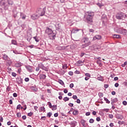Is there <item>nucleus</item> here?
Wrapping results in <instances>:
<instances>
[{
    "label": "nucleus",
    "instance_id": "obj_1",
    "mask_svg": "<svg viewBox=\"0 0 127 127\" xmlns=\"http://www.w3.org/2000/svg\"><path fill=\"white\" fill-rule=\"evenodd\" d=\"M45 10H46V7H44L42 10H41V9H39V11H41V12L39 13V15L33 14L31 15V18L33 20H35V19H38V18H39L40 16H43V15L45 14Z\"/></svg>",
    "mask_w": 127,
    "mask_h": 127
},
{
    "label": "nucleus",
    "instance_id": "obj_2",
    "mask_svg": "<svg viewBox=\"0 0 127 127\" xmlns=\"http://www.w3.org/2000/svg\"><path fill=\"white\" fill-rule=\"evenodd\" d=\"M93 17H94V12L87 11L86 13V18L88 23H92L93 22Z\"/></svg>",
    "mask_w": 127,
    "mask_h": 127
},
{
    "label": "nucleus",
    "instance_id": "obj_3",
    "mask_svg": "<svg viewBox=\"0 0 127 127\" xmlns=\"http://www.w3.org/2000/svg\"><path fill=\"white\" fill-rule=\"evenodd\" d=\"M82 43H84V44H82L81 45L82 48H86V47H88L89 45H91V41L89 40V38L87 37L83 38L81 40Z\"/></svg>",
    "mask_w": 127,
    "mask_h": 127
},
{
    "label": "nucleus",
    "instance_id": "obj_4",
    "mask_svg": "<svg viewBox=\"0 0 127 127\" xmlns=\"http://www.w3.org/2000/svg\"><path fill=\"white\" fill-rule=\"evenodd\" d=\"M46 33L49 35L50 39H55L56 34L54 33L51 29L48 28L46 30Z\"/></svg>",
    "mask_w": 127,
    "mask_h": 127
},
{
    "label": "nucleus",
    "instance_id": "obj_5",
    "mask_svg": "<svg viewBox=\"0 0 127 127\" xmlns=\"http://www.w3.org/2000/svg\"><path fill=\"white\" fill-rule=\"evenodd\" d=\"M126 15L124 13L120 12L116 14V17L117 19H124L126 18Z\"/></svg>",
    "mask_w": 127,
    "mask_h": 127
},
{
    "label": "nucleus",
    "instance_id": "obj_6",
    "mask_svg": "<svg viewBox=\"0 0 127 127\" xmlns=\"http://www.w3.org/2000/svg\"><path fill=\"white\" fill-rule=\"evenodd\" d=\"M118 32L120 33V34L127 36V30L126 29H120L118 30Z\"/></svg>",
    "mask_w": 127,
    "mask_h": 127
},
{
    "label": "nucleus",
    "instance_id": "obj_7",
    "mask_svg": "<svg viewBox=\"0 0 127 127\" xmlns=\"http://www.w3.org/2000/svg\"><path fill=\"white\" fill-rule=\"evenodd\" d=\"M102 39V36L100 35H96L93 37L92 40L95 41V40H101Z\"/></svg>",
    "mask_w": 127,
    "mask_h": 127
},
{
    "label": "nucleus",
    "instance_id": "obj_8",
    "mask_svg": "<svg viewBox=\"0 0 127 127\" xmlns=\"http://www.w3.org/2000/svg\"><path fill=\"white\" fill-rule=\"evenodd\" d=\"M25 68L28 72H30V73L33 71V67L30 65H25Z\"/></svg>",
    "mask_w": 127,
    "mask_h": 127
},
{
    "label": "nucleus",
    "instance_id": "obj_9",
    "mask_svg": "<svg viewBox=\"0 0 127 127\" xmlns=\"http://www.w3.org/2000/svg\"><path fill=\"white\" fill-rule=\"evenodd\" d=\"M118 102V98H115L114 99H111V105H114L115 103H117Z\"/></svg>",
    "mask_w": 127,
    "mask_h": 127
},
{
    "label": "nucleus",
    "instance_id": "obj_10",
    "mask_svg": "<svg viewBox=\"0 0 127 127\" xmlns=\"http://www.w3.org/2000/svg\"><path fill=\"white\" fill-rule=\"evenodd\" d=\"M79 30H81V29H79L77 28L73 29L71 31V33H77L78 31H79Z\"/></svg>",
    "mask_w": 127,
    "mask_h": 127
},
{
    "label": "nucleus",
    "instance_id": "obj_11",
    "mask_svg": "<svg viewBox=\"0 0 127 127\" xmlns=\"http://www.w3.org/2000/svg\"><path fill=\"white\" fill-rule=\"evenodd\" d=\"M97 80H98L99 81H102V82H104V79L103 78L102 76L100 75H97Z\"/></svg>",
    "mask_w": 127,
    "mask_h": 127
},
{
    "label": "nucleus",
    "instance_id": "obj_12",
    "mask_svg": "<svg viewBox=\"0 0 127 127\" xmlns=\"http://www.w3.org/2000/svg\"><path fill=\"white\" fill-rule=\"evenodd\" d=\"M39 77H40V79H46V75L43 74H41L40 75Z\"/></svg>",
    "mask_w": 127,
    "mask_h": 127
},
{
    "label": "nucleus",
    "instance_id": "obj_13",
    "mask_svg": "<svg viewBox=\"0 0 127 127\" xmlns=\"http://www.w3.org/2000/svg\"><path fill=\"white\" fill-rule=\"evenodd\" d=\"M39 67H40V68H41V69H43V70L47 71V70H46V67H45V66H44V65H43V64H41L39 65Z\"/></svg>",
    "mask_w": 127,
    "mask_h": 127
},
{
    "label": "nucleus",
    "instance_id": "obj_14",
    "mask_svg": "<svg viewBox=\"0 0 127 127\" xmlns=\"http://www.w3.org/2000/svg\"><path fill=\"white\" fill-rule=\"evenodd\" d=\"M80 123L82 126H83V127H86V125H85V123H86V121H85L84 119H82L80 121Z\"/></svg>",
    "mask_w": 127,
    "mask_h": 127
},
{
    "label": "nucleus",
    "instance_id": "obj_15",
    "mask_svg": "<svg viewBox=\"0 0 127 127\" xmlns=\"http://www.w3.org/2000/svg\"><path fill=\"white\" fill-rule=\"evenodd\" d=\"M7 2H8V4H9V5H12V4H13V1L12 0H6Z\"/></svg>",
    "mask_w": 127,
    "mask_h": 127
},
{
    "label": "nucleus",
    "instance_id": "obj_16",
    "mask_svg": "<svg viewBox=\"0 0 127 127\" xmlns=\"http://www.w3.org/2000/svg\"><path fill=\"white\" fill-rule=\"evenodd\" d=\"M20 16L22 17V19H25L26 15H25L23 13L20 12Z\"/></svg>",
    "mask_w": 127,
    "mask_h": 127
},
{
    "label": "nucleus",
    "instance_id": "obj_17",
    "mask_svg": "<svg viewBox=\"0 0 127 127\" xmlns=\"http://www.w3.org/2000/svg\"><path fill=\"white\" fill-rule=\"evenodd\" d=\"M21 63H17L16 64H15V66L17 67V68H18L19 67H21Z\"/></svg>",
    "mask_w": 127,
    "mask_h": 127
},
{
    "label": "nucleus",
    "instance_id": "obj_18",
    "mask_svg": "<svg viewBox=\"0 0 127 127\" xmlns=\"http://www.w3.org/2000/svg\"><path fill=\"white\" fill-rule=\"evenodd\" d=\"M78 114H79V112L78 111V110H74L72 112V115H73V116H77Z\"/></svg>",
    "mask_w": 127,
    "mask_h": 127
},
{
    "label": "nucleus",
    "instance_id": "obj_19",
    "mask_svg": "<svg viewBox=\"0 0 127 127\" xmlns=\"http://www.w3.org/2000/svg\"><path fill=\"white\" fill-rule=\"evenodd\" d=\"M52 111H56L57 110V105H53L52 107Z\"/></svg>",
    "mask_w": 127,
    "mask_h": 127
},
{
    "label": "nucleus",
    "instance_id": "obj_20",
    "mask_svg": "<svg viewBox=\"0 0 127 127\" xmlns=\"http://www.w3.org/2000/svg\"><path fill=\"white\" fill-rule=\"evenodd\" d=\"M33 38L35 40L36 42H39V38H38V37H37V36L33 37Z\"/></svg>",
    "mask_w": 127,
    "mask_h": 127
},
{
    "label": "nucleus",
    "instance_id": "obj_21",
    "mask_svg": "<svg viewBox=\"0 0 127 127\" xmlns=\"http://www.w3.org/2000/svg\"><path fill=\"white\" fill-rule=\"evenodd\" d=\"M82 63H83V62H82V61H78L77 62V64H78L79 66H83Z\"/></svg>",
    "mask_w": 127,
    "mask_h": 127
},
{
    "label": "nucleus",
    "instance_id": "obj_22",
    "mask_svg": "<svg viewBox=\"0 0 127 127\" xmlns=\"http://www.w3.org/2000/svg\"><path fill=\"white\" fill-rule=\"evenodd\" d=\"M71 125L72 127H75V126H77V122L76 121H73L71 122Z\"/></svg>",
    "mask_w": 127,
    "mask_h": 127
},
{
    "label": "nucleus",
    "instance_id": "obj_23",
    "mask_svg": "<svg viewBox=\"0 0 127 127\" xmlns=\"http://www.w3.org/2000/svg\"><path fill=\"white\" fill-rule=\"evenodd\" d=\"M4 0H0V4L1 5H4L5 2H4Z\"/></svg>",
    "mask_w": 127,
    "mask_h": 127
},
{
    "label": "nucleus",
    "instance_id": "obj_24",
    "mask_svg": "<svg viewBox=\"0 0 127 127\" xmlns=\"http://www.w3.org/2000/svg\"><path fill=\"white\" fill-rule=\"evenodd\" d=\"M104 99L107 104H110V103H111V102L109 101V99H108V98L104 97Z\"/></svg>",
    "mask_w": 127,
    "mask_h": 127
},
{
    "label": "nucleus",
    "instance_id": "obj_25",
    "mask_svg": "<svg viewBox=\"0 0 127 127\" xmlns=\"http://www.w3.org/2000/svg\"><path fill=\"white\" fill-rule=\"evenodd\" d=\"M59 83H60L62 86L64 85V82H63L61 79L59 80Z\"/></svg>",
    "mask_w": 127,
    "mask_h": 127
},
{
    "label": "nucleus",
    "instance_id": "obj_26",
    "mask_svg": "<svg viewBox=\"0 0 127 127\" xmlns=\"http://www.w3.org/2000/svg\"><path fill=\"white\" fill-rule=\"evenodd\" d=\"M12 44H13L14 45H16V41L14 40H12L11 41Z\"/></svg>",
    "mask_w": 127,
    "mask_h": 127
},
{
    "label": "nucleus",
    "instance_id": "obj_27",
    "mask_svg": "<svg viewBox=\"0 0 127 127\" xmlns=\"http://www.w3.org/2000/svg\"><path fill=\"white\" fill-rule=\"evenodd\" d=\"M97 5H98V6H99V7L101 8V7H102V6H104V4H101L100 3H97Z\"/></svg>",
    "mask_w": 127,
    "mask_h": 127
},
{
    "label": "nucleus",
    "instance_id": "obj_28",
    "mask_svg": "<svg viewBox=\"0 0 127 127\" xmlns=\"http://www.w3.org/2000/svg\"><path fill=\"white\" fill-rule=\"evenodd\" d=\"M52 116V113L51 112H49L47 114V117H48V118H50Z\"/></svg>",
    "mask_w": 127,
    "mask_h": 127
},
{
    "label": "nucleus",
    "instance_id": "obj_29",
    "mask_svg": "<svg viewBox=\"0 0 127 127\" xmlns=\"http://www.w3.org/2000/svg\"><path fill=\"white\" fill-rule=\"evenodd\" d=\"M63 100L64 102H67V101H68L69 100V98L65 97L64 98Z\"/></svg>",
    "mask_w": 127,
    "mask_h": 127
},
{
    "label": "nucleus",
    "instance_id": "obj_30",
    "mask_svg": "<svg viewBox=\"0 0 127 127\" xmlns=\"http://www.w3.org/2000/svg\"><path fill=\"white\" fill-rule=\"evenodd\" d=\"M114 36L115 38H121V36L119 35H114Z\"/></svg>",
    "mask_w": 127,
    "mask_h": 127
},
{
    "label": "nucleus",
    "instance_id": "obj_31",
    "mask_svg": "<svg viewBox=\"0 0 127 127\" xmlns=\"http://www.w3.org/2000/svg\"><path fill=\"white\" fill-rule=\"evenodd\" d=\"M16 116H17V118H20V117H21V113H17L16 114Z\"/></svg>",
    "mask_w": 127,
    "mask_h": 127
},
{
    "label": "nucleus",
    "instance_id": "obj_32",
    "mask_svg": "<svg viewBox=\"0 0 127 127\" xmlns=\"http://www.w3.org/2000/svg\"><path fill=\"white\" fill-rule=\"evenodd\" d=\"M94 122V119H90L89 120V123H90V124H93Z\"/></svg>",
    "mask_w": 127,
    "mask_h": 127
},
{
    "label": "nucleus",
    "instance_id": "obj_33",
    "mask_svg": "<svg viewBox=\"0 0 127 127\" xmlns=\"http://www.w3.org/2000/svg\"><path fill=\"white\" fill-rule=\"evenodd\" d=\"M48 105H49V107L50 108V109H52V104H51V103L50 102H48Z\"/></svg>",
    "mask_w": 127,
    "mask_h": 127
},
{
    "label": "nucleus",
    "instance_id": "obj_34",
    "mask_svg": "<svg viewBox=\"0 0 127 127\" xmlns=\"http://www.w3.org/2000/svg\"><path fill=\"white\" fill-rule=\"evenodd\" d=\"M118 124H119V125H124V124H125V122H124V121H119L118 122Z\"/></svg>",
    "mask_w": 127,
    "mask_h": 127
},
{
    "label": "nucleus",
    "instance_id": "obj_35",
    "mask_svg": "<svg viewBox=\"0 0 127 127\" xmlns=\"http://www.w3.org/2000/svg\"><path fill=\"white\" fill-rule=\"evenodd\" d=\"M109 119H113L114 115H113V114H109Z\"/></svg>",
    "mask_w": 127,
    "mask_h": 127
},
{
    "label": "nucleus",
    "instance_id": "obj_36",
    "mask_svg": "<svg viewBox=\"0 0 127 127\" xmlns=\"http://www.w3.org/2000/svg\"><path fill=\"white\" fill-rule=\"evenodd\" d=\"M126 65H127V62H125L124 64H122V67H126Z\"/></svg>",
    "mask_w": 127,
    "mask_h": 127
},
{
    "label": "nucleus",
    "instance_id": "obj_37",
    "mask_svg": "<svg viewBox=\"0 0 127 127\" xmlns=\"http://www.w3.org/2000/svg\"><path fill=\"white\" fill-rule=\"evenodd\" d=\"M63 68L64 69H67V64H63Z\"/></svg>",
    "mask_w": 127,
    "mask_h": 127
},
{
    "label": "nucleus",
    "instance_id": "obj_38",
    "mask_svg": "<svg viewBox=\"0 0 127 127\" xmlns=\"http://www.w3.org/2000/svg\"><path fill=\"white\" fill-rule=\"evenodd\" d=\"M68 74H69L70 76H73V71H69V72H68Z\"/></svg>",
    "mask_w": 127,
    "mask_h": 127
},
{
    "label": "nucleus",
    "instance_id": "obj_39",
    "mask_svg": "<svg viewBox=\"0 0 127 127\" xmlns=\"http://www.w3.org/2000/svg\"><path fill=\"white\" fill-rule=\"evenodd\" d=\"M85 75L86 76V77H88L89 78L91 77V74H90V73H86L85 74Z\"/></svg>",
    "mask_w": 127,
    "mask_h": 127
},
{
    "label": "nucleus",
    "instance_id": "obj_40",
    "mask_svg": "<svg viewBox=\"0 0 127 127\" xmlns=\"http://www.w3.org/2000/svg\"><path fill=\"white\" fill-rule=\"evenodd\" d=\"M7 59V55H4L3 56V60H6Z\"/></svg>",
    "mask_w": 127,
    "mask_h": 127
},
{
    "label": "nucleus",
    "instance_id": "obj_41",
    "mask_svg": "<svg viewBox=\"0 0 127 127\" xmlns=\"http://www.w3.org/2000/svg\"><path fill=\"white\" fill-rule=\"evenodd\" d=\"M33 115V113L32 112H30L28 113V117H31Z\"/></svg>",
    "mask_w": 127,
    "mask_h": 127
},
{
    "label": "nucleus",
    "instance_id": "obj_42",
    "mask_svg": "<svg viewBox=\"0 0 127 127\" xmlns=\"http://www.w3.org/2000/svg\"><path fill=\"white\" fill-rule=\"evenodd\" d=\"M11 75H12V76H13V77L16 76V73H15V72H12Z\"/></svg>",
    "mask_w": 127,
    "mask_h": 127
},
{
    "label": "nucleus",
    "instance_id": "obj_43",
    "mask_svg": "<svg viewBox=\"0 0 127 127\" xmlns=\"http://www.w3.org/2000/svg\"><path fill=\"white\" fill-rule=\"evenodd\" d=\"M123 105H124V106H127V102L126 101H124L123 102Z\"/></svg>",
    "mask_w": 127,
    "mask_h": 127
},
{
    "label": "nucleus",
    "instance_id": "obj_44",
    "mask_svg": "<svg viewBox=\"0 0 127 127\" xmlns=\"http://www.w3.org/2000/svg\"><path fill=\"white\" fill-rule=\"evenodd\" d=\"M104 87L105 89H107V88H109V84H104Z\"/></svg>",
    "mask_w": 127,
    "mask_h": 127
},
{
    "label": "nucleus",
    "instance_id": "obj_45",
    "mask_svg": "<svg viewBox=\"0 0 127 127\" xmlns=\"http://www.w3.org/2000/svg\"><path fill=\"white\" fill-rule=\"evenodd\" d=\"M21 107V105H20V104L18 105L16 108L17 110H19Z\"/></svg>",
    "mask_w": 127,
    "mask_h": 127
},
{
    "label": "nucleus",
    "instance_id": "obj_46",
    "mask_svg": "<svg viewBox=\"0 0 127 127\" xmlns=\"http://www.w3.org/2000/svg\"><path fill=\"white\" fill-rule=\"evenodd\" d=\"M64 94H67V93H68V90H67V89H64Z\"/></svg>",
    "mask_w": 127,
    "mask_h": 127
},
{
    "label": "nucleus",
    "instance_id": "obj_47",
    "mask_svg": "<svg viewBox=\"0 0 127 127\" xmlns=\"http://www.w3.org/2000/svg\"><path fill=\"white\" fill-rule=\"evenodd\" d=\"M77 95H73L72 96V98H73L74 100L77 99Z\"/></svg>",
    "mask_w": 127,
    "mask_h": 127
},
{
    "label": "nucleus",
    "instance_id": "obj_48",
    "mask_svg": "<svg viewBox=\"0 0 127 127\" xmlns=\"http://www.w3.org/2000/svg\"><path fill=\"white\" fill-rule=\"evenodd\" d=\"M73 87H74V84L73 83H71L69 84V88H73Z\"/></svg>",
    "mask_w": 127,
    "mask_h": 127
},
{
    "label": "nucleus",
    "instance_id": "obj_49",
    "mask_svg": "<svg viewBox=\"0 0 127 127\" xmlns=\"http://www.w3.org/2000/svg\"><path fill=\"white\" fill-rule=\"evenodd\" d=\"M76 103H77V104H80V103H81V101L80 100V99H77L76 100Z\"/></svg>",
    "mask_w": 127,
    "mask_h": 127
},
{
    "label": "nucleus",
    "instance_id": "obj_50",
    "mask_svg": "<svg viewBox=\"0 0 127 127\" xmlns=\"http://www.w3.org/2000/svg\"><path fill=\"white\" fill-rule=\"evenodd\" d=\"M13 96L14 97V98H16V97H17V94H16V93H14L13 94Z\"/></svg>",
    "mask_w": 127,
    "mask_h": 127
},
{
    "label": "nucleus",
    "instance_id": "obj_51",
    "mask_svg": "<svg viewBox=\"0 0 127 127\" xmlns=\"http://www.w3.org/2000/svg\"><path fill=\"white\" fill-rule=\"evenodd\" d=\"M99 96L100 98H102V97L103 96V93H99Z\"/></svg>",
    "mask_w": 127,
    "mask_h": 127
},
{
    "label": "nucleus",
    "instance_id": "obj_52",
    "mask_svg": "<svg viewBox=\"0 0 127 127\" xmlns=\"http://www.w3.org/2000/svg\"><path fill=\"white\" fill-rule=\"evenodd\" d=\"M41 111H42V112H43V111H45V108H44V107H41Z\"/></svg>",
    "mask_w": 127,
    "mask_h": 127
},
{
    "label": "nucleus",
    "instance_id": "obj_53",
    "mask_svg": "<svg viewBox=\"0 0 127 127\" xmlns=\"http://www.w3.org/2000/svg\"><path fill=\"white\" fill-rule=\"evenodd\" d=\"M89 32H92V33H93L94 31V29H89Z\"/></svg>",
    "mask_w": 127,
    "mask_h": 127
},
{
    "label": "nucleus",
    "instance_id": "obj_54",
    "mask_svg": "<svg viewBox=\"0 0 127 127\" xmlns=\"http://www.w3.org/2000/svg\"><path fill=\"white\" fill-rule=\"evenodd\" d=\"M22 119L23 120H26V116H25V115L23 116L22 117Z\"/></svg>",
    "mask_w": 127,
    "mask_h": 127
},
{
    "label": "nucleus",
    "instance_id": "obj_55",
    "mask_svg": "<svg viewBox=\"0 0 127 127\" xmlns=\"http://www.w3.org/2000/svg\"><path fill=\"white\" fill-rule=\"evenodd\" d=\"M90 115H91V113H90V112H86L85 113V116H90Z\"/></svg>",
    "mask_w": 127,
    "mask_h": 127
},
{
    "label": "nucleus",
    "instance_id": "obj_56",
    "mask_svg": "<svg viewBox=\"0 0 127 127\" xmlns=\"http://www.w3.org/2000/svg\"><path fill=\"white\" fill-rule=\"evenodd\" d=\"M96 121L97 122H100V121H101V118H100V117H97Z\"/></svg>",
    "mask_w": 127,
    "mask_h": 127
},
{
    "label": "nucleus",
    "instance_id": "obj_57",
    "mask_svg": "<svg viewBox=\"0 0 127 127\" xmlns=\"http://www.w3.org/2000/svg\"><path fill=\"white\" fill-rule=\"evenodd\" d=\"M74 74H80V71L78 70H75L74 72Z\"/></svg>",
    "mask_w": 127,
    "mask_h": 127
},
{
    "label": "nucleus",
    "instance_id": "obj_58",
    "mask_svg": "<svg viewBox=\"0 0 127 127\" xmlns=\"http://www.w3.org/2000/svg\"><path fill=\"white\" fill-rule=\"evenodd\" d=\"M25 82H28L29 81V78L28 77H26L25 78Z\"/></svg>",
    "mask_w": 127,
    "mask_h": 127
},
{
    "label": "nucleus",
    "instance_id": "obj_59",
    "mask_svg": "<svg viewBox=\"0 0 127 127\" xmlns=\"http://www.w3.org/2000/svg\"><path fill=\"white\" fill-rule=\"evenodd\" d=\"M92 115H93V116H96V115H97V112H96V111H93Z\"/></svg>",
    "mask_w": 127,
    "mask_h": 127
},
{
    "label": "nucleus",
    "instance_id": "obj_60",
    "mask_svg": "<svg viewBox=\"0 0 127 127\" xmlns=\"http://www.w3.org/2000/svg\"><path fill=\"white\" fill-rule=\"evenodd\" d=\"M68 106L69 107H73L74 106V104H73V103H69Z\"/></svg>",
    "mask_w": 127,
    "mask_h": 127
},
{
    "label": "nucleus",
    "instance_id": "obj_61",
    "mask_svg": "<svg viewBox=\"0 0 127 127\" xmlns=\"http://www.w3.org/2000/svg\"><path fill=\"white\" fill-rule=\"evenodd\" d=\"M115 87H116V88H118V87H119V84L118 83H116L115 84Z\"/></svg>",
    "mask_w": 127,
    "mask_h": 127
},
{
    "label": "nucleus",
    "instance_id": "obj_62",
    "mask_svg": "<svg viewBox=\"0 0 127 127\" xmlns=\"http://www.w3.org/2000/svg\"><path fill=\"white\" fill-rule=\"evenodd\" d=\"M97 64H101V60H99L97 61Z\"/></svg>",
    "mask_w": 127,
    "mask_h": 127
},
{
    "label": "nucleus",
    "instance_id": "obj_63",
    "mask_svg": "<svg viewBox=\"0 0 127 127\" xmlns=\"http://www.w3.org/2000/svg\"><path fill=\"white\" fill-rule=\"evenodd\" d=\"M54 117H55V118H57V117H58V113H55V114H54Z\"/></svg>",
    "mask_w": 127,
    "mask_h": 127
},
{
    "label": "nucleus",
    "instance_id": "obj_64",
    "mask_svg": "<svg viewBox=\"0 0 127 127\" xmlns=\"http://www.w3.org/2000/svg\"><path fill=\"white\" fill-rule=\"evenodd\" d=\"M110 127H114V123H110Z\"/></svg>",
    "mask_w": 127,
    "mask_h": 127
}]
</instances>
